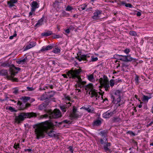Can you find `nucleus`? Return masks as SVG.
<instances>
[{
    "instance_id": "37998d69",
    "label": "nucleus",
    "mask_w": 153,
    "mask_h": 153,
    "mask_svg": "<svg viewBox=\"0 0 153 153\" xmlns=\"http://www.w3.org/2000/svg\"><path fill=\"white\" fill-rule=\"evenodd\" d=\"M73 9V8L69 6H67V7L66 9V11H70L71 10H72Z\"/></svg>"
},
{
    "instance_id": "e433bc0d",
    "label": "nucleus",
    "mask_w": 153,
    "mask_h": 153,
    "mask_svg": "<svg viewBox=\"0 0 153 153\" xmlns=\"http://www.w3.org/2000/svg\"><path fill=\"white\" fill-rule=\"evenodd\" d=\"M126 56H123L121 55L120 59V60L124 62H126Z\"/></svg>"
},
{
    "instance_id": "603ef678",
    "label": "nucleus",
    "mask_w": 153,
    "mask_h": 153,
    "mask_svg": "<svg viewBox=\"0 0 153 153\" xmlns=\"http://www.w3.org/2000/svg\"><path fill=\"white\" fill-rule=\"evenodd\" d=\"M8 109L10 110L11 111L13 112L14 111H15L14 109L11 106H9L8 108Z\"/></svg>"
},
{
    "instance_id": "8fccbe9b",
    "label": "nucleus",
    "mask_w": 153,
    "mask_h": 153,
    "mask_svg": "<svg viewBox=\"0 0 153 153\" xmlns=\"http://www.w3.org/2000/svg\"><path fill=\"white\" fill-rule=\"evenodd\" d=\"M98 60V58L97 57H91V61L92 62Z\"/></svg>"
},
{
    "instance_id": "5fc2aeb1",
    "label": "nucleus",
    "mask_w": 153,
    "mask_h": 153,
    "mask_svg": "<svg viewBox=\"0 0 153 153\" xmlns=\"http://www.w3.org/2000/svg\"><path fill=\"white\" fill-rule=\"evenodd\" d=\"M68 149L69 151L71 152L72 153L73 152V147L71 146H70L69 147Z\"/></svg>"
},
{
    "instance_id": "ddd939ff",
    "label": "nucleus",
    "mask_w": 153,
    "mask_h": 153,
    "mask_svg": "<svg viewBox=\"0 0 153 153\" xmlns=\"http://www.w3.org/2000/svg\"><path fill=\"white\" fill-rule=\"evenodd\" d=\"M53 47V45L51 44L47 46H44L42 48L40 51L43 52L45 51L49 50L51 49Z\"/></svg>"
},
{
    "instance_id": "4be33fe9",
    "label": "nucleus",
    "mask_w": 153,
    "mask_h": 153,
    "mask_svg": "<svg viewBox=\"0 0 153 153\" xmlns=\"http://www.w3.org/2000/svg\"><path fill=\"white\" fill-rule=\"evenodd\" d=\"M48 99L46 92L43 94L40 97L38 98V99L41 101H44Z\"/></svg>"
},
{
    "instance_id": "6e6d98bb",
    "label": "nucleus",
    "mask_w": 153,
    "mask_h": 153,
    "mask_svg": "<svg viewBox=\"0 0 153 153\" xmlns=\"http://www.w3.org/2000/svg\"><path fill=\"white\" fill-rule=\"evenodd\" d=\"M139 77L138 76H136L135 78V80L136 82L138 83L139 81Z\"/></svg>"
},
{
    "instance_id": "de8ad7c7",
    "label": "nucleus",
    "mask_w": 153,
    "mask_h": 153,
    "mask_svg": "<svg viewBox=\"0 0 153 153\" xmlns=\"http://www.w3.org/2000/svg\"><path fill=\"white\" fill-rule=\"evenodd\" d=\"M13 93L15 94H17L18 93V90L16 88L13 89Z\"/></svg>"
},
{
    "instance_id": "423d86ee",
    "label": "nucleus",
    "mask_w": 153,
    "mask_h": 153,
    "mask_svg": "<svg viewBox=\"0 0 153 153\" xmlns=\"http://www.w3.org/2000/svg\"><path fill=\"white\" fill-rule=\"evenodd\" d=\"M49 117L50 118H58L62 117V114L60 111L58 109H54L53 111H51L48 114H45L41 116V118H47Z\"/></svg>"
},
{
    "instance_id": "5701e85b",
    "label": "nucleus",
    "mask_w": 153,
    "mask_h": 153,
    "mask_svg": "<svg viewBox=\"0 0 153 153\" xmlns=\"http://www.w3.org/2000/svg\"><path fill=\"white\" fill-rule=\"evenodd\" d=\"M36 45V43L35 42H30V44L27 45L25 47V48L26 50L29 49L34 46Z\"/></svg>"
},
{
    "instance_id": "cd10ccee",
    "label": "nucleus",
    "mask_w": 153,
    "mask_h": 153,
    "mask_svg": "<svg viewBox=\"0 0 153 153\" xmlns=\"http://www.w3.org/2000/svg\"><path fill=\"white\" fill-rule=\"evenodd\" d=\"M45 105L44 103H42L39 105L38 106V108L39 110H42L44 109L45 107L47 105Z\"/></svg>"
},
{
    "instance_id": "c85d7f7f",
    "label": "nucleus",
    "mask_w": 153,
    "mask_h": 153,
    "mask_svg": "<svg viewBox=\"0 0 153 153\" xmlns=\"http://www.w3.org/2000/svg\"><path fill=\"white\" fill-rule=\"evenodd\" d=\"M100 142L101 144H105L108 143L107 139L105 137H104L102 139H101L100 140Z\"/></svg>"
},
{
    "instance_id": "052dcab7",
    "label": "nucleus",
    "mask_w": 153,
    "mask_h": 153,
    "mask_svg": "<svg viewBox=\"0 0 153 153\" xmlns=\"http://www.w3.org/2000/svg\"><path fill=\"white\" fill-rule=\"evenodd\" d=\"M153 124V121H152L150 123H149V124H147V125H146V126L147 127H148L149 126H151V125H152V124Z\"/></svg>"
},
{
    "instance_id": "f257e3e1",
    "label": "nucleus",
    "mask_w": 153,
    "mask_h": 153,
    "mask_svg": "<svg viewBox=\"0 0 153 153\" xmlns=\"http://www.w3.org/2000/svg\"><path fill=\"white\" fill-rule=\"evenodd\" d=\"M54 125V123L50 120L34 125L33 127L35 129L36 139H39L44 138L46 134H48L49 136L55 137V132L54 131L51 130L48 132V130L51 128Z\"/></svg>"
},
{
    "instance_id": "69168bd1",
    "label": "nucleus",
    "mask_w": 153,
    "mask_h": 153,
    "mask_svg": "<svg viewBox=\"0 0 153 153\" xmlns=\"http://www.w3.org/2000/svg\"><path fill=\"white\" fill-rule=\"evenodd\" d=\"M129 133L130 134H131L133 136H134L135 135L134 133L132 131L130 132Z\"/></svg>"
},
{
    "instance_id": "b1692460",
    "label": "nucleus",
    "mask_w": 153,
    "mask_h": 153,
    "mask_svg": "<svg viewBox=\"0 0 153 153\" xmlns=\"http://www.w3.org/2000/svg\"><path fill=\"white\" fill-rule=\"evenodd\" d=\"M53 34L52 32L51 31H48L47 32L42 33L41 35L44 36H48L51 35Z\"/></svg>"
},
{
    "instance_id": "49530a36",
    "label": "nucleus",
    "mask_w": 153,
    "mask_h": 153,
    "mask_svg": "<svg viewBox=\"0 0 153 153\" xmlns=\"http://www.w3.org/2000/svg\"><path fill=\"white\" fill-rule=\"evenodd\" d=\"M14 147L16 149L19 148V144L18 143L17 144H15L14 145Z\"/></svg>"
},
{
    "instance_id": "ea45409f",
    "label": "nucleus",
    "mask_w": 153,
    "mask_h": 153,
    "mask_svg": "<svg viewBox=\"0 0 153 153\" xmlns=\"http://www.w3.org/2000/svg\"><path fill=\"white\" fill-rule=\"evenodd\" d=\"M110 85L111 87H113L114 85V81L113 79H111L110 81Z\"/></svg>"
},
{
    "instance_id": "a878e982",
    "label": "nucleus",
    "mask_w": 153,
    "mask_h": 153,
    "mask_svg": "<svg viewBox=\"0 0 153 153\" xmlns=\"http://www.w3.org/2000/svg\"><path fill=\"white\" fill-rule=\"evenodd\" d=\"M101 124V121L99 120H97L94 121L93 123L94 125L95 126H99Z\"/></svg>"
},
{
    "instance_id": "09e8293b",
    "label": "nucleus",
    "mask_w": 153,
    "mask_h": 153,
    "mask_svg": "<svg viewBox=\"0 0 153 153\" xmlns=\"http://www.w3.org/2000/svg\"><path fill=\"white\" fill-rule=\"evenodd\" d=\"M48 64H51L53 65H55L56 64L54 60H50Z\"/></svg>"
},
{
    "instance_id": "bf43d9fd",
    "label": "nucleus",
    "mask_w": 153,
    "mask_h": 153,
    "mask_svg": "<svg viewBox=\"0 0 153 153\" xmlns=\"http://www.w3.org/2000/svg\"><path fill=\"white\" fill-rule=\"evenodd\" d=\"M34 11H32V9H31V11L29 13V16H32L33 15V12Z\"/></svg>"
},
{
    "instance_id": "4d7b16f0",
    "label": "nucleus",
    "mask_w": 153,
    "mask_h": 153,
    "mask_svg": "<svg viewBox=\"0 0 153 153\" xmlns=\"http://www.w3.org/2000/svg\"><path fill=\"white\" fill-rule=\"evenodd\" d=\"M85 109L88 112H91L92 111L91 109L89 108H85Z\"/></svg>"
},
{
    "instance_id": "dca6fc26",
    "label": "nucleus",
    "mask_w": 153,
    "mask_h": 153,
    "mask_svg": "<svg viewBox=\"0 0 153 153\" xmlns=\"http://www.w3.org/2000/svg\"><path fill=\"white\" fill-rule=\"evenodd\" d=\"M17 2V0H10L8 1L7 4L9 7L11 8L15 6L14 4L16 3Z\"/></svg>"
},
{
    "instance_id": "2eb2a0df",
    "label": "nucleus",
    "mask_w": 153,
    "mask_h": 153,
    "mask_svg": "<svg viewBox=\"0 0 153 153\" xmlns=\"http://www.w3.org/2000/svg\"><path fill=\"white\" fill-rule=\"evenodd\" d=\"M90 56L88 55H82L80 57L79 56L76 57V58L79 61H81L82 60H87V58Z\"/></svg>"
},
{
    "instance_id": "f3484780",
    "label": "nucleus",
    "mask_w": 153,
    "mask_h": 153,
    "mask_svg": "<svg viewBox=\"0 0 153 153\" xmlns=\"http://www.w3.org/2000/svg\"><path fill=\"white\" fill-rule=\"evenodd\" d=\"M15 70H16L18 71H19L20 70V68H17L13 66V68H10V70L11 71V74L12 75H15V74H17L18 72V71H15Z\"/></svg>"
},
{
    "instance_id": "9d476101",
    "label": "nucleus",
    "mask_w": 153,
    "mask_h": 153,
    "mask_svg": "<svg viewBox=\"0 0 153 153\" xmlns=\"http://www.w3.org/2000/svg\"><path fill=\"white\" fill-rule=\"evenodd\" d=\"M102 13V11L101 10H96L95 12L94 13V16L92 17V18L94 20L99 19Z\"/></svg>"
},
{
    "instance_id": "412c9836",
    "label": "nucleus",
    "mask_w": 153,
    "mask_h": 153,
    "mask_svg": "<svg viewBox=\"0 0 153 153\" xmlns=\"http://www.w3.org/2000/svg\"><path fill=\"white\" fill-rule=\"evenodd\" d=\"M94 74H89L87 76L88 79L89 81L91 82H94L95 81V79L94 77Z\"/></svg>"
},
{
    "instance_id": "aec40b11",
    "label": "nucleus",
    "mask_w": 153,
    "mask_h": 153,
    "mask_svg": "<svg viewBox=\"0 0 153 153\" xmlns=\"http://www.w3.org/2000/svg\"><path fill=\"white\" fill-rule=\"evenodd\" d=\"M18 105H19L20 106V108L21 110H24L26 108H27V107H29L30 105V104L29 103H27L25 104V107H21V105L22 104V103L20 101H18Z\"/></svg>"
},
{
    "instance_id": "e2e57ef3",
    "label": "nucleus",
    "mask_w": 153,
    "mask_h": 153,
    "mask_svg": "<svg viewBox=\"0 0 153 153\" xmlns=\"http://www.w3.org/2000/svg\"><path fill=\"white\" fill-rule=\"evenodd\" d=\"M141 13L140 12H138L137 13V16H141Z\"/></svg>"
},
{
    "instance_id": "f8f14e48",
    "label": "nucleus",
    "mask_w": 153,
    "mask_h": 153,
    "mask_svg": "<svg viewBox=\"0 0 153 153\" xmlns=\"http://www.w3.org/2000/svg\"><path fill=\"white\" fill-rule=\"evenodd\" d=\"M39 5L37 2L36 1H33L31 4L32 11H35L36 9L39 7Z\"/></svg>"
},
{
    "instance_id": "20e7f679",
    "label": "nucleus",
    "mask_w": 153,
    "mask_h": 153,
    "mask_svg": "<svg viewBox=\"0 0 153 153\" xmlns=\"http://www.w3.org/2000/svg\"><path fill=\"white\" fill-rule=\"evenodd\" d=\"M36 116V114L34 112L21 113H19L18 116L15 117V120L16 122L18 123H20L26 118H30Z\"/></svg>"
},
{
    "instance_id": "a211bd4d",
    "label": "nucleus",
    "mask_w": 153,
    "mask_h": 153,
    "mask_svg": "<svg viewBox=\"0 0 153 153\" xmlns=\"http://www.w3.org/2000/svg\"><path fill=\"white\" fill-rule=\"evenodd\" d=\"M105 144L103 146L105 152H109L110 151L109 147L111 145V143H107Z\"/></svg>"
},
{
    "instance_id": "39448f33",
    "label": "nucleus",
    "mask_w": 153,
    "mask_h": 153,
    "mask_svg": "<svg viewBox=\"0 0 153 153\" xmlns=\"http://www.w3.org/2000/svg\"><path fill=\"white\" fill-rule=\"evenodd\" d=\"M122 94L121 91L116 90L114 91L111 94V99L113 103L115 104H117L120 101V96Z\"/></svg>"
},
{
    "instance_id": "6ab92c4d",
    "label": "nucleus",
    "mask_w": 153,
    "mask_h": 153,
    "mask_svg": "<svg viewBox=\"0 0 153 153\" xmlns=\"http://www.w3.org/2000/svg\"><path fill=\"white\" fill-rule=\"evenodd\" d=\"M152 96L151 94H149V96H146L145 95H143L142 97V101L143 102H148L149 100L151 99Z\"/></svg>"
},
{
    "instance_id": "393cba45",
    "label": "nucleus",
    "mask_w": 153,
    "mask_h": 153,
    "mask_svg": "<svg viewBox=\"0 0 153 153\" xmlns=\"http://www.w3.org/2000/svg\"><path fill=\"white\" fill-rule=\"evenodd\" d=\"M44 21V17H43L39 20L38 22L36 23L35 25V27H39L42 25L43 22Z\"/></svg>"
},
{
    "instance_id": "864d4df0",
    "label": "nucleus",
    "mask_w": 153,
    "mask_h": 153,
    "mask_svg": "<svg viewBox=\"0 0 153 153\" xmlns=\"http://www.w3.org/2000/svg\"><path fill=\"white\" fill-rule=\"evenodd\" d=\"M27 89L28 91H32L34 90V89L33 87H27Z\"/></svg>"
},
{
    "instance_id": "13d9d810",
    "label": "nucleus",
    "mask_w": 153,
    "mask_h": 153,
    "mask_svg": "<svg viewBox=\"0 0 153 153\" xmlns=\"http://www.w3.org/2000/svg\"><path fill=\"white\" fill-rule=\"evenodd\" d=\"M31 151H32L31 149H25V152H30Z\"/></svg>"
},
{
    "instance_id": "774afa93",
    "label": "nucleus",
    "mask_w": 153,
    "mask_h": 153,
    "mask_svg": "<svg viewBox=\"0 0 153 153\" xmlns=\"http://www.w3.org/2000/svg\"><path fill=\"white\" fill-rule=\"evenodd\" d=\"M59 37V35H56L55 36L54 38H58Z\"/></svg>"
},
{
    "instance_id": "f03ea898",
    "label": "nucleus",
    "mask_w": 153,
    "mask_h": 153,
    "mask_svg": "<svg viewBox=\"0 0 153 153\" xmlns=\"http://www.w3.org/2000/svg\"><path fill=\"white\" fill-rule=\"evenodd\" d=\"M82 71V69L80 68L75 69L74 70H71L68 72L67 73L68 76L70 78L73 79H77V84L76 85V86H78L81 88L83 85L85 84L86 82L82 81L79 75Z\"/></svg>"
},
{
    "instance_id": "58836bf2",
    "label": "nucleus",
    "mask_w": 153,
    "mask_h": 153,
    "mask_svg": "<svg viewBox=\"0 0 153 153\" xmlns=\"http://www.w3.org/2000/svg\"><path fill=\"white\" fill-rule=\"evenodd\" d=\"M69 122H70V121L69 120H64L63 121H62L61 122L59 123L58 124L59 125H60L62 124V123H69Z\"/></svg>"
},
{
    "instance_id": "338daca9",
    "label": "nucleus",
    "mask_w": 153,
    "mask_h": 153,
    "mask_svg": "<svg viewBox=\"0 0 153 153\" xmlns=\"http://www.w3.org/2000/svg\"><path fill=\"white\" fill-rule=\"evenodd\" d=\"M62 75L65 78H67V76L66 74H62Z\"/></svg>"
},
{
    "instance_id": "3c124183",
    "label": "nucleus",
    "mask_w": 153,
    "mask_h": 153,
    "mask_svg": "<svg viewBox=\"0 0 153 153\" xmlns=\"http://www.w3.org/2000/svg\"><path fill=\"white\" fill-rule=\"evenodd\" d=\"M130 52V50H129V49L128 48H126L124 51V52L126 54H128Z\"/></svg>"
},
{
    "instance_id": "c756f323",
    "label": "nucleus",
    "mask_w": 153,
    "mask_h": 153,
    "mask_svg": "<svg viewBox=\"0 0 153 153\" xmlns=\"http://www.w3.org/2000/svg\"><path fill=\"white\" fill-rule=\"evenodd\" d=\"M46 93L48 99L52 97L54 95V93L52 91L48 92Z\"/></svg>"
},
{
    "instance_id": "0e129e2a",
    "label": "nucleus",
    "mask_w": 153,
    "mask_h": 153,
    "mask_svg": "<svg viewBox=\"0 0 153 153\" xmlns=\"http://www.w3.org/2000/svg\"><path fill=\"white\" fill-rule=\"evenodd\" d=\"M76 93H78L80 91V89H77L76 88Z\"/></svg>"
},
{
    "instance_id": "a19ab883",
    "label": "nucleus",
    "mask_w": 153,
    "mask_h": 153,
    "mask_svg": "<svg viewBox=\"0 0 153 153\" xmlns=\"http://www.w3.org/2000/svg\"><path fill=\"white\" fill-rule=\"evenodd\" d=\"M72 28H73V29H74V28L73 27H72V26H70L69 27V28L66 29L65 30V33H66L67 34H69L70 33V29H71Z\"/></svg>"
},
{
    "instance_id": "c9c22d12",
    "label": "nucleus",
    "mask_w": 153,
    "mask_h": 153,
    "mask_svg": "<svg viewBox=\"0 0 153 153\" xmlns=\"http://www.w3.org/2000/svg\"><path fill=\"white\" fill-rule=\"evenodd\" d=\"M107 131H102L100 132V133L102 136H104V137H105V136L107 135Z\"/></svg>"
},
{
    "instance_id": "6e6552de",
    "label": "nucleus",
    "mask_w": 153,
    "mask_h": 153,
    "mask_svg": "<svg viewBox=\"0 0 153 153\" xmlns=\"http://www.w3.org/2000/svg\"><path fill=\"white\" fill-rule=\"evenodd\" d=\"M81 116V114L77 111V108L75 106L73 107V111L70 114V116L72 119H77Z\"/></svg>"
},
{
    "instance_id": "2f4dec72",
    "label": "nucleus",
    "mask_w": 153,
    "mask_h": 153,
    "mask_svg": "<svg viewBox=\"0 0 153 153\" xmlns=\"http://www.w3.org/2000/svg\"><path fill=\"white\" fill-rule=\"evenodd\" d=\"M27 59V58H25L23 59L18 61L17 63L19 64H23L25 63Z\"/></svg>"
},
{
    "instance_id": "0eeeda50",
    "label": "nucleus",
    "mask_w": 153,
    "mask_h": 153,
    "mask_svg": "<svg viewBox=\"0 0 153 153\" xmlns=\"http://www.w3.org/2000/svg\"><path fill=\"white\" fill-rule=\"evenodd\" d=\"M99 82L101 85L103 86L106 91L109 90L110 88L108 80L106 77L104 76L103 78L100 79Z\"/></svg>"
},
{
    "instance_id": "9b49d317",
    "label": "nucleus",
    "mask_w": 153,
    "mask_h": 153,
    "mask_svg": "<svg viewBox=\"0 0 153 153\" xmlns=\"http://www.w3.org/2000/svg\"><path fill=\"white\" fill-rule=\"evenodd\" d=\"M71 105V104L69 102L68 103H66V104L64 105H60V107L62 111L65 112L66 111L67 109Z\"/></svg>"
},
{
    "instance_id": "bb28decb",
    "label": "nucleus",
    "mask_w": 153,
    "mask_h": 153,
    "mask_svg": "<svg viewBox=\"0 0 153 153\" xmlns=\"http://www.w3.org/2000/svg\"><path fill=\"white\" fill-rule=\"evenodd\" d=\"M87 6L86 4H82L79 6V9L80 10H84L85 9Z\"/></svg>"
},
{
    "instance_id": "7c9ffc66",
    "label": "nucleus",
    "mask_w": 153,
    "mask_h": 153,
    "mask_svg": "<svg viewBox=\"0 0 153 153\" xmlns=\"http://www.w3.org/2000/svg\"><path fill=\"white\" fill-rule=\"evenodd\" d=\"M1 66L3 67H9L10 66V64L7 61H6L1 63Z\"/></svg>"
},
{
    "instance_id": "79ce46f5",
    "label": "nucleus",
    "mask_w": 153,
    "mask_h": 153,
    "mask_svg": "<svg viewBox=\"0 0 153 153\" xmlns=\"http://www.w3.org/2000/svg\"><path fill=\"white\" fill-rule=\"evenodd\" d=\"M121 55H119L118 54H116L114 56V58L120 60V59L121 58Z\"/></svg>"
},
{
    "instance_id": "680f3d73",
    "label": "nucleus",
    "mask_w": 153,
    "mask_h": 153,
    "mask_svg": "<svg viewBox=\"0 0 153 153\" xmlns=\"http://www.w3.org/2000/svg\"><path fill=\"white\" fill-rule=\"evenodd\" d=\"M65 98L66 99L68 100H69L70 99V97L69 96H65Z\"/></svg>"
},
{
    "instance_id": "4c0bfd02",
    "label": "nucleus",
    "mask_w": 153,
    "mask_h": 153,
    "mask_svg": "<svg viewBox=\"0 0 153 153\" xmlns=\"http://www.w3.org/2000/svg\"><path fill=\"white\" fill-rule=\"evenodd\" d=\"M129 34L132 36H136L137 35V33L136 32L134 31H130Z\"/></svg>"
},
{
    "instance_id": "f704fd0d",
    "label": "nucleus",
    "mask_w": 153,
    "mask_h": 153,
    "mask_svg": "<svg viewBox=\"0 0 153 153\" xmlns=\"http://www.w3.org/2000/svg\"><path fill=\"white\" fill-rule=\"evenodd\" d=\"M60 50L58 48H55L52 51L53 52L55 53H60Z\"/></svg>"
},
{
    "instance_id": "a18cd8bd",
    "label": "nucleus",
    "mask_w": 153,
    "mask_h": 153,
    "mask_svg": "<svg viewBox=\"0 0 153 153\" xmlns=\"http://www.w3.org/2000/svg\"><path fill=\"white\" fill-rule=\"evenodd\" d=\"M125 6L126 7H129V8H132L133 7L132 5L131 4L129 3L126 4Z\"/></svg>"
},
{
    "instance_id": "7ed1b4c3",
    "label": "nucleus",
    "mask_w": 153,
    "mask_h": 153,
    "mask_svg": "<svg viewBox=\"0 0 153 153\" xmlns=\"http://www.w3.org/2000/svg\"><path fill=\"white\" fill-rule=\"evenodd\" d=\"M85 89L90 97L94 101L98 100L100 96V94L94 88L93 85L92 83H89L86 85Z\"/></svg>"
},
{
    "instance_id": "4468645a",
    "label": "nucleus",
    "mask_w": 153,
    "mask_h": 153,
    "mask_svg": "<svg viewBox=\"0 0 153 153\" xmlns=\"http://www.w3.org/2000/svg\"><path fill=\"white\" fill-rule=\"evenodd\" d=\"M114 114L113 111H108L103 114V117L105 118H108Z\"/></svg>"
},
{
    "instance_id": "c03bdc74",
    "label": "nucleus",
    "mask_w": 153,
    "mask_h": 153,
    "mask_svg": "<svg viewBox=\"0 0 153 153\" xmlns=\"http://www.w3.org/2000/svg\"><path fill=\"white\" fill-rule=\"evenodd\" d=\"M14 32H15V33L13 35L11 36L10 37H9L10 39H13L14 37H16V36L17 34L16 33V31H15Z\"/></svg>"
},
{
    "instance_id": "1a4fd4ad",
    "label": "nucleus",
    "mask_w": 153,
    "mask_h": 153,
    "mask_svg": "<svg viewBox=\"0 0 153 153\" xmlns=\"http://www.w3.org/2000/svg\"><path fill=\"white\" fill-rule=\"evenodd\" d=\"M7 72L6 70H0V75H4V76H7V78L12 79L13 81H15L16 82L18 81V79L16 78H14L12 76H8L7 75Z\"/></svg>"
},
{
    "instance_id": "72a5a7b5",
    "label": "nucleus",
    "mask_w": 153,
    "mask_h": 153,
    "mask_svg": "<svg viewBox=\"0 0 153 153\" xmlns=\"http://www.w3.org/2000/svg\"><path fill=\"white\" fill-rule=\"evenodd\" d=\"M126 62H130L132 61L133 59L131 57L130 55L126 56Z\"/></svg>"
},
{
    "instance_id": "473e14b6",
    "label": "nucleus",
    "mask_w": 153,
    "mask_h": 153,
    "mask_svg": "<svg viewBox=\"0 0 153 153\" xmlns=\"http://www.w3.org/2000/svg\"><path fill=\"white\" fill-rule=\"evenodd\" d=\"M21 99L24 102H26L30 99V97H28L24 96L22 97Z\"/></svg>"
}]
</instances>
